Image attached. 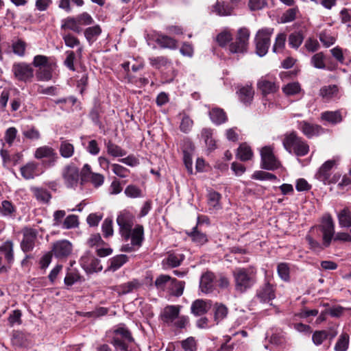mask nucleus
Returning a JSON list of instances; mask_svg holds the SVG:
<instances>
[{
	"mask_svg": "<svg viewBox=\"0 0 351 351\" xmlns=\"http://www.w3.org/2000/svg\"><path fill=\"white\" fill-rule=\"evenodd\" d=\"M110 343L117 351H134L136 347L131 331L124 325L114 330Z\"/></svg>",
	"mask_w": 351,
	"mask_h": 351,
	"instance_id": "f03ea898",
	"label": "nucleus"
},
{
	"mask_svg": "<svg viewBox=\"0 0 351 351\" xmlns=\"http://www.w3.org/2000/svg\"><path fill=\"white\" fill-rule=\"evenodd\" d=\"M22 177L25 180L34 179L39 175L38 163L36 162H27L20 169Z\"/></svg>",
	"mask_w": 351,
	"mask_h": 351,
	"instance_id": "393cba45",
	"label": "nucleus"
},
{
	"mask_svg": "<svg viewBox=\"0 0 351 351\" xmlns=\"http://www.w3.org/2000/svg\"><path fill=\"white\" fill-rule=\"evenodd\" d=\"M36 239V232L32 228L26 229L23 232V238L21 243V250L27 253L33 250Z\"/></svg>",
	"mask_w": 351,
	"mask_h": 351,
	"instance_id": "6ab92c4d",
	"label": "nucleus"
},
{
	"mask_svg": "<svg viewBox=\"0 0 351 351\" xmlns=\"http://www.w3.org/2000/svg\"><path fill=\"white\" fill-rule=\"evenodd\" d=\"M319 228L323 234V245L328 247L335 234V223L330 215L323 217L322 224Z\"/></svg>",
	"mask_w": 351,
	"mask_h": 351,
	"instance_id": "9d476101",
	"label": "nucleus"
},
{
	"mask_svg": "<svg viewBox=\"0 0 351 351\" xmlns=\"http://www.w3.org/2000/svg\"><path fill=\"white\" fill-rule=\"evenodd\" d=\"M149 62L150 65L156 69H160L163 66L171 64V61L166 56H157L149 58Z\"/></svg>",
	"mask_w": 351,
	"mask_h": 351,
	"instance_id": "603ef678",
	"label": "nucleus"
},
{
	"mask_svg": "<svg viewBox=\"0 0 351 351\" xmlns=\"http://www.w3.org/2000/svg\"><path fill=\"white\" fill-rule=\"evenodd\" d=\"M62 176L67 188L75 189L80 179L79 169L73 163L67 165L62 169Z\"/></svg>",
	"mask_w": 351,
	"mask_h": 351,
	"instance_id": "f8f14e48",
	"label": "nucleus"
},
{
	"mask_svg": "<svg viewBox=\"0 0 351 351\" xmlns=\"http://www.w3.org/2000/svg\"><path fill=\"white\" fill-rule=\"evenodd\" d=\"M131 244L140 247L144 239V228L142 225L137 224L130 232Z\"/></svg>",
	"mask_w": 351,
	"mask_h": 351,
	"instance_id": "7c9ffc66",
	"label": "nucleus"
},
{
	"mask_svg": "<svg viewBox=\"0 0 351 351\" xmlns=\"http://www.w3.org/2000/svg\"><path fill=\"white\" fill-rule=\"evenodd\" d=\"M276 285L273 279L266 276L264 282L256 290V297L263 303H268L276 298Z\"/></svg>",
	"mask_w": 351,
	"mask_h": 351,
	"instance_id": "20e7f679",
	"label": "nucleus"
},
{
	"mask_svg": "<svg viewBox=\"0 0 351 351\" xmlns=\"http://www.w3.org/2000/svg\"><path fill=\"white\" fill-rule=\"evenodd\" d=\"M141 284L137 279H133L125 283L117 285L113 288V290L118 293L119 295H125L132 292L134 290H137Z\"/></svg>",
	"mask_w": 351,
	"mask_h": 351,
	"instance_id": "5701e85b",
	"label": "nucleus"
},
{
	"mask_svg": "<svg viewBox=\"0 0 351 351\" xmlns=\"http://www.w3.org/2000/svg\"><path fill=\"white\" fill-rule=\"evenodd\" d=\"M84 280V278L81 276L77 271H71L66 274L64 282L66 286L69 287L72 286L75 282H82Z\"/></svg>",
	"mask_w": 351,
	"mask_h": 351,
	"instance_id": "8fccbe9b",
	"label": "nucleus"
},
{
	"mask_svg": "<svg viewBox=\"0 0 351 351\" xmlns=\"http://www.w3.org/2000/svg\"><path fill=\"white\" fill-rule=\"evenodd\" d=\"M258 88L261 90L264 97L263 104L266 106L267 95L269 94H274L279 90V85L275 82L269 81L267 79H261L257 83Z\"/></svg>",
	"mask_w": 351,
	"mask_h": 351,
	"instance_id": "dca6fc26",
	"label": "nucleus"
},
{
	"mask_svg": "<svg viewBox=\"0 0 351 351\" xmlns=\"http://www.w3.org/2000/svg\"><path fill=\"white\" fill-rule=\"evenodd\" d=\"M105 146L107 149V153L111 156L122 157L126 155L127 152L125 149H122L118 145L114 143L111 140L105 143Z\"/></svg>",
	"mask_w": 351,
	"mask_h": 351,
	"instance_id": "e433bc0d",
	"label": "nucleus"
},
{
	"mask_svg": "<svg viewBox=\"0 0 351 351\" xmlns=\"http://www.w3.org/2000/svg\"><path fill=\"white\" fill-rule=\"evenodd\" d=\"M212 307L211 300L197 299L194 300L191 306V312L195 316H201L206 314Z\"/></svg>",
	"mask_w": 351,
	"mask_h": 351,
	"instance_id": "aec40b11",
	"label": "nucleus"
},
{
	"mask_svg": "<svg viewBox=\"0 0 351 351\" xmlns=\"http://www.w3.org/2000/svg\"><path fill=\"white\" fill-rule=\"evenodd\" d=\"M49 59V57L44 55H36L34 57L32 64L38 69L50 65L56 66V63L50 62Z\"/></svg>",
	"mask_w": 351,
	"mask_h": 351,
	"instance_id": "3c124183",
	"label": "nucleus"
},
{
	"mask_svg": "<svg viewBox=\"0 0 351 351\" xmlns=\"http://www.w3.org/2000/svg\"><path fill=\"white\" fill-rule=\"evenodd\" d=\"M77 23L79 27L82 26H88L93 25L95 23L94 19L90 16V14H88L86 12H84L80 14H77L75 16Z\"/></svg>",
	"mask_w": 351,
	"mask_h": 351,
	"instance_id": "6e6d98bb",
	"label": "nucleus"
},
{
	"mask_svg": "<svg viewBox=\"0 0 351 351\" xmlns=\"http://www.w3.org/2000/svg\"><path fill=\"white\" fill-rule=\"evenodd\" d=\"M180 344L184 351H197V342L193 337H189L181 341Z\"/></svg>",
	"mask_w": 351,
	"mask_h": 351,
	"instance_id": "69168bd1",
	"label": "nucleus"
},
{
	"mask_svg": "<svg viewBox=\"0 0 351 351\" xmlns=\"http://www.w3.org/2000/svg\"><path fill=\"white\" fill-rule=\"evenodd\" d=\"M34 157L38 160L47 158H49L48 162L51 165H53L58 158L55 149L47 145L38 147L34 152Z\"/></svg>",
	"mask_w": 351,
	"mask_h": 351,
	"instance_id": "a211bd4d",
	"label": "nucleus"
},
{
	"mask_svg": "<svg viewBox=\"0 0 351 351\" xmlns=\"http://www.w3.org/2000/svg\"><path fill=\"white\" fill-rule=\"evenodd\" d=\"M261 164L263 169L274 171L280 167V161L275 156L271 147L265 146L261 151Z\"/></svg>",
	"mask_w": 351,
	"mask_h": 351,
	"instance_id": "1a4fd4ad",
	"label": "nucleus"
},
{
	"mask_svg": "<svg viewBox=\"0 0 351 351\" xmlns=\"http://www.w3.org/2000/svg\"><path fill=\"white\" fill-rule=\"evenodd\" d=\"M350 337L346 332H342L334 347L335 351H346L349 347Z\"/></svg>",
	"mask_w": 351,
	"mask_h": 351,
	"instance_id": "de8ad7c7",
	"label": "nucleus"
},
{
	"mask_svg": "<svg viewBox=\"0 0 351 351\" xmlns=\"http://www.w3.org/2000/svg\"><path fill=\"white\" fill-rule=\"evenodd\" d=\"M78 217L75 215H69L62 222V228L71 229L78 226Z\"/></svg>",
	"mask_w": 351,
	"mask_h": 351,
	"instance_id": "774afa93",
	"label": "nucleus"
},
{
	"mask_svg": "<svg viewBox=\"0 0 351 351\" xmlns=\"http://www.w3.org/2000/svg\"><path fill=\"white\" fill-rule=\"evenodd\" d=\"M180 306L178 305L167 306L162 314L161 319L168 326H171L173 322L178 317Z\"/></svg>",
	"mask_w": 351,
	"mask_h": 351,
	"instance_id": "412c9836",
	"label": "nucleus"
},
{
	"mask_svg": "<svg viewBox=\"0 0 351 351\" xmlns=\"http://www.w3.org/2000/svg\"><path fill=\"white\" fill-rule=\"evenodd\" d=\"M297 128L308 138L318 136L324 131V128L321 125L311 123L307 121H298Z\"/></svg>",
	"mask_w": 351,
	"mask_h": 351,
	"instance_id": "4468645a",
	"label": "nucleus"
},
{
	"mask_svg": "<svg viewBox=\"0 0 351 351\" xmlns=\"http://www.w3.org/2000/svg\"><path fill=\"white\" fill-rule=\"evenodd\" d=\"M102 32L99 25L88 27L84 30V35L89 45H92L101 35Z\"/></svg>",
	"mask_w": 351,
	"mask_h": 351,
	"instance_id": "c85d7f7f",
	"label": "nucleus"
},
{
	"mask_svg": "<svg viewBox=\"0 0 351 351\" xmlns=\"http://www.w3.org/2000/svg\"><path fill=\"white\" fill-rule=\"evenodd\" d=\"M186 234L193 243L198 245H203L208 241V235L199 230L197 226L193 227L191 231H186Z\"/></svg>",
	"mask_w": 351,
	"mask_h": 351,
	"instance_id": "a878e982",
	"label": "nucleus"
},
{
	"mask_svg": "<svg viewBox=\"0 0 351 351\" xmlns=\"http://www.w3.org/2000/svg\"><path fill=\"white\" fill-rule=\"evenodd\" d=\"M213 311L214 314V321L216 324H219L227 317L228 308L223 304L216 302L213 305Z\"/></svg>",
	"mask_w": 351,
	"mask_h": 351,
	"instance_id": "c756f323",
	"label": "nucleus"
},
{
	"mask_svg": "<svg viewBox=\"0 0 351 351\" xmlns=\"http://www.w3.org/2000/svg\"><path fill=\"white\" fill-rule=\"evenodd\" d=\"M273 31V29L269 28H264L258 31L255 37V43L256 53L259 56L263 57L267 53Z\"/></svg>",
	"mask_w": 351,
	"mask_h": 351,
	"instance_id": "39448f33",
	"label": "nucleus"
},
{
	"mask_svg": "<svg viewBox=\"0 0 351 351\" xmlns=\"http://www.w3.org/2000/svg\"><path fill=\"white\" fill-rule=\"evenodd\" d=\"M15 78L25 83L31 82L34 77V69L26 62L14 63L12 69Z\"/></svg>",
	"mask_w": 351,
	"mask_h": 351,
	"instance_id": "6e6552de",
	"label": "nucleus"
},
{
	"mask_svg": "<svg viewBox=\"0 0 351 351\" xmlns=\"http://www.w3.org/2000/svg\"><path fill=\"white\" fill-rule=\"evenodd\" d=\"M282 145L287 152L298 157L307 155L310 150L307 141L294 130L284 134Z\"/></svg>",
	"mask_w": 351,
	"mask_h": 351,
	"instance_id": "f257e3e1",
	"label": "nucleus"
},
{
	"mask_svg": "<svg viewBox=\"0 0 351 351\" xmlns=\"http://www.w3.org/2000/svg\"><path fill=\"white\" fill-rule=\"evenodd\" d=\"M215 286V275L210 271L203 273L200 278L199 289L204 293L213 292Z\"/></svg>",
	"mask_w": 351,
	"mask_h": 351,
	"instance_id": "f3484780",
	"label": "nucleus"
},
{
	"mask_svg": "<svg viewBox=\"0 0 351 351\" xmlns=\"http://www.w3.org/2000/svg\"><path fill=\"white\" fill-rule=\"evenodd\" d=\"M74 152V145L69 143V141L62 139L59 147V152L61 156L65 158H69L73 156Z\"/></svg>",
	"mask_w": 351,
	"mask_h": 351,
	"instance_id": "79ce46f5",
	"label": "nucleus"
},
{
	"mask_svg": "<svg viewBox=\"0 0 351 351\" xmlns=\"http://www.w3.org/2000/svg\"><path fill=\"white\" fill-rule=\"evenodd\" d=\"M14 243L10 240H7L0 246V252L4 254V258L8 265H12L14 261Z\"/></svg>",
	"mask_w": 351,
	"mask_h": 351,
	"instance_id": "2f4dec72",
	"label": "nucleus"
},
{
	"mask_svg": "<svg viewBox=\"0 0 351 351\" xmlns=\"http://www.w3.org/2000/svg\"><path fill=\"white\" fill-rule=\"evenodd\" d=\"M61 29L71 30L77 34H80L83 30L81 27L78 26L75 16H68L63 19L62 21Z\"/></svg>",
	"mask_w": 351,
	"mask_h": 351,
	"instance_id": "f704fd0d",
	"label": "nucleus"
},
{
	"mask_svg": "<svg viewBox=\"0 0 351 351\" xmlns=\"http://www.w3.org/2000/svg\"><path fill=\"white\" fill-rule=\"evenodd\" d=\"M129 260V258L125 254H119L109 259V265L106 269L105 272L109 271L114 272L121 268Z\"/></svg>",
	"mask_w": 351,
	"mask_h": 351,
	"instance_id": "cd10ccee",
	"label": "nucleus"
},
{
	"mask_svg": "<svg viewBox=\"0 0 351 351\" xmlns=\"http://www.w3.org/2000/svg\"><path fill=\"white\" fill-rule=\"evenodd\" d=\"M62 39L64 41L66 46L70 48H73L75 46L80 45V40L71 33L62 34Z\"/></svg>",
	"mask_w": 351,
	"mask_h": 351,
	"instance_id": "338daca9",
	"label": "nucleus"
},
{
	"mask_svg": "<svg viewBox=\"0 0 351 351\" xmlns=\"http://www.w3.org/2000/svg\"><path fill=\"white\" fill-rule=\"evenodd\" d=\"M338 93L339 87L335 84L322 86L319 90V95L326 99L336 97Z\"/></svg>",
	"mask_w": 351,
	"mask_h": 351,
	"instance_id": "37998d69",
	"label": "nucleus"
},
{
	"mask_svg": "<svg viewBox=\"0 0 351 351\" xmlns=\"http://www.w3.org/2000/svg\"><path fill=\"white\" fill-rule=\"evenodd\" d=\"M232 9V7L224 1H217L213 5V11L219 16L230 15Z\"/></svg>",
	"mask_w": 351,
	"mask_h": 351,
	"instance_id": "58836bf2",
	"label": "nucleus"
},
{
	"mask_svg": "<svg viewBox=\"0 0 351 351\" xmlns=\"http://www.w3.org/2000/svg\"><path fill=\"white\" fill-rule=\"evenodd\" d=\"M171 280V277L170 276L166 274H161L156 279L154 285L156 289L158 290H167V287Z\"/></svg>",
	"mask_w": 351,
	"mask_h": 351,
	"instance_id": "4d7b16f0",
	"label": "nucleus"
},
{
	"mask_svg": "<svg viewBox=\"0 0 351 351\" xmlns=\"http://www.w3.org/2000/svg\"><path fill=\"white\" fill-rule=\"evenodd\" d=\"M339 224L342 228H351V210L348 208L342 209L337 215Z\"/></svg>",
	"mask_w": 351,
	"mask_h": 351,
	"instance_id": "a19ab883",
	"label": "nucleus"
},
{
	"mask_svg": "<svg viewBox=\"0 0 351 351\" xmlns=\"http://www.w3.org/2000/svg\"><path fill=\"white\" fill-rule=\"evenodd\" d=\"M201 135L208 149L214 150L216 149V142L213 138V130L210 128H204L202 130Z\"/></svg>",
	"mask_w": 351,
	"mask_h": 351,
	"instance_id": "09e8293b",
	"label": "nucleus"
},
{
	"mask_svg": "<svg viewBox=\"0 0 351 351\" xmlns=\"http://www.w3.org/2000/svg\"><path fill=\"white\" fill-rule=\"evenodd\" d=\"M134 215L129 211L121 212L117 218V223L119 226L121 237L126 241L130 237V232L134 225Z\"/></svg>",
	"mask_w": 351,
	"mask_h": 351,
	"instance_id": "0eeeda50",
	"label": "nucleus"
},
{
	"mask_svg": "<svg viewBox=\"0 0 351 351\" xmlns=\"http://www.w3.org/2000/svg\"><path fill=\"white\" fill-rule=\"evenodd\" d=\"M250 36V32L247 28H240L237 32L235 41L232 42L229 45L230 52L233 53L246 52Z\"/></svg>",
	"mask_w": 351,
	"mask_h": 351,
	"instance_id": "423d86ee",
	"label": "nucleus"
},
{
	"mask_svg": "<svg viewBox=\"0 0 351 351\" xmlns=\"http://www.w3.org/2000/svg\"><path fill=\"white\" fill-rule=\"evenodd\" d=\"M147 37L156 42L162 49H176L177 48V40L162 33L153 32L147 34Z\"/></svg>",
	"mask_w": 351,
	"mask_h": 351,
	"instance_id": "ddd939ff",
	"label": "nucleus"
},
{
	"mask_svg": "<svg viewBox=\"0 0 351 351\" xmlns=\"http://www.w3.org/2000/svg\"><path fill=\"white\" fill-rule=\"evenodd\" d=\"M304 40V35L301 32H295L289 36V45L291 47L298 49Z\"/></svg>",
	"mask_w": 351,
	"mask_h": 351,
	"instance_id": "5fc2aeb1",
	"label": "nucleus"
},
{
	"mask_svg": "<svg viewBox=\"0 0 351 351\" xmlns=\"http://www.w3.org/2000/svg\"><path fill=\"white\" fill-rule=\"evenodd\" d=\"M235 290L244 293L250 289L256 282L255 275L246 268H237L233 271Z\"/></svg>",
	"mask_w": 351,
	"mask_h": 351,
	"instance_id": "7ed1b4c3",
	"label": "nucleus"
},
{
	"mask_svg": "<svg viewBox=\"0 0 351 351\" xmlns=\"http://www.w3.org/2000/svg\"><path fill=\"white\" fill-rule=\"evenodd\" d=\"M16 212V208L8 200H3L0 205V213L4 216H10Z\"/></svg>",
	"mask_w": 351,
	"mask_h": 351,
	"instance_id": "0e129e2a",
	"label": "nucleus"
},
{
	"mask_svg": "<svg viewBox=\"0 0 351 351\" xmlns=\"http://www.w3.org/2000/svg\"><path fill=\"white\" fill-rule=\"evenodd\" d=\"M252 178L258 180H276L278 179L276 175L263 171H254Z\"/></svg>",
	"mask_w": 351,
	"mask_h": 351,
	"instance_id": "680f3d73",
	"label": "nucleus"
},
{
	"mask_svg": "<svg viewBox=\"0 0 351 351\" xmlns=\"http://www.w3.org/2000/svg\"><path fill=\"white\" fill-rule=\"evenodd\" d=\"M35 198L43 204H48L51 199V193L43 188L33 187L31 189Z\"/></svg>",
	"mask_w": 351,
	"mask_h": 351,
	"instance_id": "72a5a7b5",
	"label": "nucleus"
},
{
	"mask_svg": "<svg viewBox=\"0 0 351 351\" xmlns=\"http://www.w3.org/2000/svg\"><path fill=\"white\" fill-rule=\"evenodd\" d=\"M80 264L87 274L99 272L103 269L100 260L90 252H86L80 258Z\"/></svg>",
	"mask_w": 351,
	"mask_h": 351,
	"instance_id": "9b49d317",
	"label": "nucleus"
},
{
	"mask_svg": "<svg viewBox=\"0 0 351 351\" xmlns=\"http://www.w3.org/2000/svg\"><path fill=\"white\" fill-rule=\"evenodd\" d=\"M236 156L241 161H247L252 158L253 152L247 143H243L237 148Z\"/></svg>",
	"mask_w": 351,
	"mask_h": 351,
	"instance_id": "c9c22d12",
	"label": "nucleus"
},
{
	"mask_svg": "<svg viewBox=\"0 0 351 351\" xmlns=\"http://www.w3.org/2000/svg\"><path fill=\"white\" fill-rule=\"evenodd\" d=\"M299 13L298 7L289 8L286 10L281 16V22L283 23H290L296 19L297 14Z\"/></svg>",
	"mask_w": 351,
	"mask_h": 351,
	"instance_id": "13d9d810",
	"label": "nucleus"
},
{
	"mask_svg": "<svg viewBox=\"0 0 351 351\" xmlns=\"http://www.w3.org/2000/svg\"><path fill=\"white\" fill-rule=\"evenodd\" d=\"M324 58L325 56L323 52L317 53L312 56L311 62L314 67L324 69H326Z\"/></svg>",
	"mask_w": 351,
	"mask_h": 351,
	"instance_id": "052dcab7",
	"label": "nucleus"
},
{
	"mask_svg": "<svg viewBox=\"0 0 351 351\" xmlns=\"http://www.w3.org/2000/svg\"><path fill=\"white\" fill-rule=\"evenodd\" d=\"M321 119L332 125H336L343 121L340 110L325 111L321 114Z\"/></svg>",
	"mask_w": 351,
	"mask_h": 351,
	"instance_id": "473e14b6",
	"label": "nucleus"
},
{
	"mask_svg": "<svg viewBox=\"0 0 351 351\" xmlns=\"http://www.w3.org/2000/svg\"><path fill=\"white\" fill-rule=\"evenodd\" d=\"M185 287V282L178 280L175 278H171L167 287V292L169 295L180 297L183 294Z\"/></svg>",
	"mask_w": 351,
	"mask_h": 351,
	"instance_id": "bb28decb",
	"label": "nucleus"
},
{
	"mask_svg": "<svg viewBox=\"0 0 351 351\" xmlns=\"http://www.w3.org/2000/svg\"><path fill=\"white\" fill-rule=\"evenodd\" d=\"M72 250V244L69 241L60 240L53 244L51 252L55 257L62 258L69 256Z\"/></svg>",
	"mask_w": 351,
	"mask_h": 351,
	"instance_id": "2eb2a0df",
	"label": "nucleus"
},
{
	"mask_svg": "<svg viewBox=\"0 0 351 351\" xmlns=\"http://www.w3.org/2000/svg\"><path fill=\"white\" fill-rule=\"evenodd\" d=\"M282 90L285 95L293 96L298 94L301 91L302 88L299 82H294L288 83L282 87Z\"/></svg>",
	"mask_w": 351,
	"mask_h": 351,
	"instance_id": "864d4df0",
	"label": "nucleus"
},
{
	"mask_svg": "<svg viewBox=\"0 0 351 351\" xmlns=\"http://www.w3.org/2000/svg\"><path fill=\"white\" fill-rule=\"evenodd\" d=\"M185 256L182 254L171 253L169 254L167 257L163 261L171 267H177L180 266L184 261Z\"/></svg>",
	"mask_w": 351,
	"mask_h": 351,
	"instance_id": "49530a36",
	"label": "nucleus"
},
{
	"mask_svg": "<svg viewBox=\"0 0 351 351\" xmlns=\"http://www.w3.org/2000/svg\"><path fill=\"white\" fill-rule=\"evenodd\" d=\"M221 195L215 191H210L208 194V204L215 210H219L222 208L220 203Z\"/></svg>",
	"mask_w": 351,
	"mask_h": 351,
	"instance_id": "a18cd8bd",
	"label": "nucleus"
},
{
	"mask_svg": "<svg viewBox=\"0 0 351 351\" xmlns=\"http://www.w3.org/2000/svg\"><path fill=\"white\" fill-rule=\"evenodd\" d=\"M104 110L101 103L99 101H95L89 113V117L95 125L99 126L101 125V122L100 121V114L104 113Z\"/></svg>",
	"mask_w": 351,
	"mask_h": 351,
	"instance_id": "ea45409f",
	"label": "nucleus"
},
{
	"mask_svg": "<svg viewBox=\"0 0 351 351\" xmlns=\"http://www.w3.org/2000/svg\"><path fill=\"white\" fill-rule=\"evenodd\" d=\"M54 65L38 69L36 72V76L38 81L48 82L52 79Z\"/></svg>",
	"mask_w": 351,
	"mask_h": 351,
	"instance_id": "c03bdc74",
	"label": "nucleus"
},
{
	"mask_svg": "<svg viewBox=\"0 0 351 351\" xmlns=\"http://www.w3.org/2000/svg\"><path fill=\"white\" fill-rule=\"evenodd\" d=\"M335 160H328L326 161L319 169L315 174V178L324 182L328 181L330 177V171L335 165Z\"/></svg>",
	"mask_w": 351,
	"mask_h": 351,
	"instance_id": "4be33fe9",
	"label": "nucleus"
},
{
	"mask_svg": "<svg viewBox=\"0 0 351 351\" xmlns=\"http://www.w3.org/2000/svg\"><path fill=\"white\" fill-rule=\"evenodd\" d=\"M277 272L279 276L284 281L290 280V268L287 263H280L277 266Z\"/></svg>",
	"mask_w": 351,
	"mask_h": 351,
	"instance_id": "bf43d9fd",
	"label": "nucleus"
},
{
	"mask_svg": "<svg viewBox=\"0 0 351 351\" xmlns=\"http://www.w3.org/2000/svg\"><path fill=\"white\" fill-rule=\"evenodd\" d=\"M208 115L213 123L216 125L223 124L227 122L228 119L224 110L219 107L213 108L209 111Z\"/></svg>",
	"mask_w": 351,
	"mask_h": 351,
	"instance_id": "b1692460",
	"label": "nucleus"
},
{
	"mask_svg": "<svg viewBox=\"0 0 351 351\" xmlns=\"http://www.w3.org/2000/svg\"><path fill=\"white\" fill-rule=\"evenodd\" d=\"M254 90L251 86L241 87L239 90L240 100L245 104H250L254 97Z\"/></svg>",
	"mask_w": 351,
	"mask_h": 351,
	"instance_id": "4c0bfd02",
	"label": "nucleus"
},
{
	"mask_svg": "<svg viewBox=\"0 0 351 351\" xmlns=\"http://www.w3.org/2000/svg\"><path fill=\"white\" fill-rule=\"evenodd\" d=\"M319 38L325 47H329L336 41V38L326 31H322L319 34Z\"/></svg>",
	"mask_w": 351,
	"mask_h": 351,
	"instance_id": "e2e57ef3",
	"label": "nucleus"
}]
</instances>
